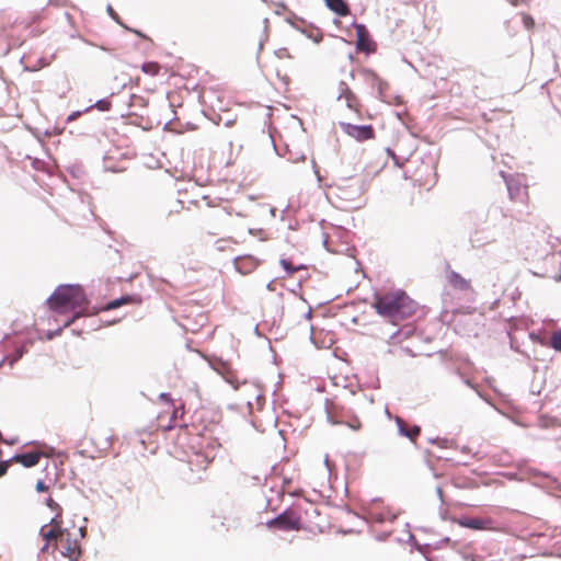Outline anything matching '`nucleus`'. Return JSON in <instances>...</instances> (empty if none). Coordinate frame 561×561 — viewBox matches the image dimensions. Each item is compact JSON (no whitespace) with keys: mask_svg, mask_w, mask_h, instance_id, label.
<instances>
[{"mask_svg":"<svg viewBox=\"0 0 561 561\" xmlns=\"http://www.w3.org/2000/svg\"><path fill=\"white\" fill-rule=\"evenodd\" d=\"M39 535L44 540L43 552L53 548L69 561H77L81 557L80 538L83 537L82 529L62 528L60 516H54L50 522L41 527Z\"/></svg>","mask_w":561,"mask_h":561,"instance_id":"obj_1","label":"nucleus"},{"mask_svg":"<svg viewBox=\"0 0 561 561\" xmlns=\"http://www.w3.org/2000/svg\"><path fill=\"white\" fill-rule=\"evenodd\" d=\"M373 306L380 316L393 324L410 318L416 308L414 301L402 290L377 295Z\"/></svg>","mask_w":561,"mask_h":561,"instance_id":"obj_2","label":"nucleus"},{"mask_svg":"<svg viewBox=\"0 0 561 561\" xmlns=\"http://www.w3.org/2000/svg\"><path fill=\"white\" fill-rule=\"evenodd\" d=\"M88 302L87 296L79 285H61L48 299L51 310L59 313L73 311L76 317L84 312Z\"/></svg>","mask_w":561,"mask_h":561,"instance_id":"obj_3","label":"nucleus"},{"mask_svg":"<svg viewBox=\"0 0 561 561\" xmlns=\"http://www.w3.org/2000/svg\"><path fill=\"white\" fill-rule=\"evenodd\" d=\"M364 192L363 182L357 176L342 180L335 187L336 198L344 207H354L359 202Z\"/></svg>","mask_w":561,"mask_h":561,"instance_id":"obj_4","label":"nucleus"},{"mask_svg":"<svg viewBox=\"0 0 561 561\" xmlns=\"http://www.w3.org/2000/svg\"><path fill=\"white\" fill-rule=\"evenodd\" d=\"M92 449H84L90 453L91 458H98L105 455L114 444V436L112 430L107 427L94 428L89 437Z\"/></svg>","mask_w":561,"mask_h":561,"instance_id":"obj_5","label":"nucleus"},{"mask_svg":"<svg viewBox=\"0 0 561 561\" xmlns=\"http://www.w3.org/2000/svg\"><path fill=\"white\" fill-rule=\"evenodd\" d=\"M268 528H276L280 530H300L301 528V518L298 513L293 510H287L276 516L275 518L268 520L266 523Z\"/></svg>","mask_w":561,"mask_h":561,"instance_id":"obj_6","label":"nucleus"},{"mask_svg":"<svg viewBox=\"0 0 561 561\" xmlns=\"http://www.w3.org/2000/svg\"><path fill=\"white\" fill-rule=\"evenodd\" d=\"M46 456L44 453L39 450H32L23 454H16L9 460L0 461V478L3 477L10 467L11 463H20L25 468H32L38 465L42 457Z\"/></svg>","mask_w":561,"mask_h":561,"instance_id":"obj_7","label":"nucleus"},{"mask_svg":"<svg viewBox=\"0 0 561 561\" xmlns=\"http://www.w3.org/2000/svg\"><path fill=\"white\" fill-rule=\"evenodd\" d=\"M343 108H347L351 112L358 114L360 103L350 87L342 81L337 87L336 111L342 112Z\"/></svg>","mask_w":561,"mask_h":561,"instance_id":"obj_8","label":"nucleus"},{"mask_svg":"<svg viewBox=\"0 0 561 561\" xmlns=\"http://www.w3.org/2000/svg\"><path fill=\"white\" fill-rule=\"evenodd\" d=\"M217 446H219V444L214 443L211 445L210 449H208L206 451L194 453L188 460L191 471H193V472L205 471L215 458V455H216L215 448Z\"/></svg>","mask_w":561,"mask_h":561,"instance_id":"obj_9","label":"nucleus"},{"mask_svg":"<svg viewBox=\"0 0 561 561\" xmlns=\"http://www.w3.org/2000/svg\"><path fill=\"white\" fill-rule=\"evenodd\" d=\"M340 126L346 135L358 141L373 139L375 137V130L371 125L357 126L348 122L341 121Z\"/></svg>","mask_w":561,"mask_h":561,"instance_id":"obj_10","label":"nucleus"},{"mask_svg":"<svg viewBox=\"0 0 561 561\" xmlns=\"http://www.w3.org/2000/svg\"><path fill=\"white\" fill-rule=\"evenodd\" d=\"M561 240L558 237H553L551 233L542 232L536 237L535 251L541 255L547 256L553 252V250L560 245Z\"/></svg>","mask_w":561,"mask_h":561,"instance_id":"obj_11","label":"nucleus"},{"mask_svg":"<svg viewBox=\"0 0 561 561\" xmlns=\"http://www.w3.org/2000/svg\"><path fill=\"white\" fill-rule=\"evenodd\" d=\"M364 81L369 84L373 89L377 90V95L380 99L386 96V92L389 89V84L382 78H380L374 70L363 68L359 70Z\"/></svg>","mask_w":561,"mask_h":561,"instance_id":"obj_12","label":"nucleus"},{"mask_svg":"<svg viewBox=\"0 0 561 561\" xmlns=\"http://www.w3.org/2000/svg\"><path fill=\"white\" fill-rule=\"evenodd\" d=\"M446 280L448 285L454 289L461 293H472L473 288L471 282L465 278L459 273L455 272L450 267L446 270Z\"/></svg>","mask_w":561,"mask_h":561,"instance_id":"obj_13","label":"nucleus"},{"mask_svg":"<svg viewBox=\"0 0 561 561\" xmlns=\"http://www.w3.org/2000/svg\"><path fill=\"white\" fill-rule=\"evenodd\" d=\"M356 32V48L359 51L371 53L375 50V44L370 39L369 33L365 25H355Z\"/></svg>","mask_w":561,"mask_h":561,"instance_id":"obj_14","label":"nucleus"},{"mask_svg":"<svg viewBox=\"0 0 561 561\" xmlns=\"http://www.w3.org/2000/svg\"><path fill=\"white\" fill-rule=\"evenodd\" d=\"M457 523L466 528L473 530H492L493 520L491 518H460Z\"/></svg>","mask_w":561,"mask_h":561,"instance_id":"obj_15","label":"nucleus"},{"mask_svg":"<svg viewBox=\"0 0 561 561\" xmlns=\"http://www.w3.org/2000/svg\"><path fill=\"white\" fill-rule=\"evenodd\" d=\"M234 266L239 273L247 275L259 266V260L252 255H242L234 260Z\"/></svg>","mask_w":561,"mask_h":561,"instance_id":"obj_16","label":"nucleus"},{"mask_svg":"<svg viewBox=\"0 0 561 561\" xmlns=\"http://www.w3.org/2000/svg\"><path fill=\"white\" fill-rule=\"evenodd\" d=\"M396 422L398 424L400 434L407 436L412 442H415V439L419 437V435L421 433L420 426H417V425L408 426L407 423L401 417H397Z\"/></svg>","mask_w":561,"mask_h":561,"instance_id":"obj_17","label":"nucleus"},{"mask_svg":"<svg viewBox=\"0 0 561 561\" xmlns=\"http://www.w3.org/2000/svg\"><path fill=\"white\" fill-rule=\"evenodd\" d=\"M140 302H141V299L139 297L127 295V296H123L121 298L110 301L108 304H106V306L103 308V310H113V309L119 308L124 305H128V304L139 305Z\"/></svg>","mask_w":561,"mask_h":561,"instance_id":"obj_18","label":"nucleus"},{"mask_svg":"<svg viewBox=\"0 0 561 561\" xmlns=\"http://www.w3.org/2000/svg\"><path fill=\"white\" fill-rule=\"evenodd\" d=\"M327 7L340 16H346L350 9L344 0H324Z\"/></svg>","mask_w":561,"mask_h":561,"instance_id":"obj_19","label":"nucleus"},{"mask_svg":"<svg viewBox=\"0 0 561 561\" xmlns=\"http://www.w3.org/2000/svg\"><path fill=\"white\" fill-rule=\"evenodd\" d=\"M421 174L420 176H413L412 180L414 181V183L416 185H419L420 187H423V186H427L431 184V181H432V172H431V168L428 167H425L424 170H420Z\"/></svg>","mask_w":561,"mask_h":561,"instance_id":"obj_20","label":"nucleus"},{"mask_svg":"<svg viewBox=\"0 0 561 561\" xmlns=\"http://www.w3.org/2000/svg\"><path fill=\"white\" fill-rule=\"evenodd\" d=\"M184 208L183 203L181 201H175L172 203L164 213V217L167 220H170L173 215H178Z\"/></svg>","mask_w":561,"mask_h":561,"instance_id":"obj_21","label":"nucleus"},{"mask_svg":"<svg viewBox=\"0 0 561 561\" xmlns=\"http://www.w3.org/2000/svg\"><path fill=\"white\" fill-rule=\"evenodd\" d=\"M160 65L156 61H148L141 66V70L149 76H157L160 72Z\"/></svg>","mask_w":561,"mask_h":561,"instance_id":"obj_22","label":"nucleus"},{"mask_svg":"<svg viewBox=\"0 0 561 561\" xmlns=\"http://www.w3.org/2000/svg\"><path fill=\"white\" fill-rule=\"evenodd\" d=\"M549 346L561 353V329L552 332L549 340Z\"/></svg>","mask_w":561,"mask_h":561,"instance_id":"obj_23","label":"nucleus"},{"mask_svg":"<svg viewBox=\"0 0 561 561\" xmlns=\"http://www.w3.org/2000/svg\"><path fill=\"white\" fill-rule=\"evenodd\" d=\"M46 505L53 510L54 512H56V515L55 516H60V518L62 519V510L61 507L59 506V504L53 499V497H48L46 500Z\"/></svg>","mask_w":561,"mask_h":561,"instance_id":"obj_24","label":"nucleus"},{"mask_svg":"<svg viewBox=\"0 0 561 561\" xmlns=\"http://www.w3.org/2000/svg\"><path fill=\"white\" fill-rule=\"evenodd\" d=\"M280 265L283 266V268L289 274H294L296 271H298V267H295L290 261L288 260H282L280 261Z\"/></svg>","mask_w":561,"mask_h":561,"instance_id":"obj_25","label":"nucleus"},{"mask_svg":"<svg viewBox=\"0 0 561 561\" xmlns=\"http://www.w3.org/2000/svg\"><path fill=\"white\" fill-rule=\"evenodd\" d=\"M230 215L225 210H216L213 214V218L221 221L222 225H227L222 219H229Z\"/></svg>","mask_w":561,"mask_h":561,"instance_id":"obj_26","label":"nucleus"},{"mask_svg":"<svg viewBox=\"0 0 561 561\" xmlns=\"http://www.w3.org/2000/svg\"><path fill=\"white\" fill-rule=\"evenodd\" d=\"M522 20H523V23H524L526 28H528V30L534 28L535 21H534V19L529 14L523 13L522 14Z\"/></svg>","mask_w":561,"mask_h":561,"instance_id":"obj_27","label":"nucleus"},{"mask_svg":"<svg viewBox=\"0 0 561 561\" xmlns=\"http://www.w3.org/2000/svg\"><path fill=\"white\" fill-rule=\"evenodd\" d=\"M347 425L354 431H357L362 427V423L358 417H353L350 422H347Z\"/></svg>","mask_w":561,"mask_h":561,"instance_id":"obj_28","label":"nucleus"},{"mask_svg":"<svg viewBox=\"0 0 561 561\" xmlns=\"http://www.w3.org/2000/svg\"><path fill=\"white\" fill-rule=\"evenodd\" d=\"M226 380L231 383L233 386L234 389H238L239 388V381L238 379L236 378V376L233 374H229L227 377H226Z\"/></svg>","mask_w":561,"mask_h":561,"instance_id":"obj_29","label":"nucleus"},{"mask_svg":"<svg viewBox=\"0 0 561 561\" xmlns=\"http://www.w3.org/2000/svg\"><path fill=\"white\" fill-rule=\"evenodd\" d=\"M111 103L108 101L102 100L99 101L95 106L101 111H107L110 108Z\"/></svg>","mask_w":561,"mask_h":561,"instance_id":"obj_30","label":"nucleus"},{"mask_svg":"<svg viewBox=\"0 0 561 561\" xmlns=\"http://www.w3.org/2000/svg\"><path fill=\"white\" fill-rule=\"evenodd\" d=\"M37 492H45L48 490V486L44 483V481L38 480L35 486Z\"/></svg>","mask_w":561,"mask_h":561,"instance_id":"obj_31","label":"nucleus"},{"mask_svg":"<svg viewBox=\"0 0 561 561\" xmlns=\"http://www.w3.org/2000/svg\"><path fill=\"white\" fill-rule=\"evenodd\" d=\"M175 415H176V410H174L172 412V419H171V421H170V423L168 425L164 426V425L159 424V426H161L164 431H169V430L173 428L172 422H173Z\"/></svg>","mask_w":561,"mask_h":561,"instance_id":"obj_32","label":"nucleus"},{"mask_svg":"<svg viewBox=\"0 0 561 561\" xmlns=\"http://www.w3.org/2000/svg\"><path fill=\"white\" fill-rule=\"evenodd\" d=\"M507 1H508L512 5H514V7H518V5H520V4H525V3H527V1H526V0H507Z\"/></svg>","mask_w":561,"mask_h":561,"instance_id":"obj_33","label":"nucleus"},{"mask_svg":"<svg viewBox=\"0 0 561 561\" xmlns=\"http://www.w3.org/2000/svg\"><path fill=\"white\" fill-rule=\"evenodd\" d=\"M508 191H510L511 198L515 199L518 192L514 191V186L511 183L508 184Z\"/></svg>","mask_w":561,"mask_h":561,"instance_id":"obj_34","label":"nucleus"},{"mask_svg":"<svg viewBox=\"0 0 561 561\" xmlns=\"http://www.w3.org/2000/svg\"><path fill=\"white\" fill-rule=\"evenodd\" d=\"M133 32L138 35L139 37L141 38H145L147 41H151L148 36H146L144 33H141L140 31H137V30H133Z\"/></svg>","mask_w":561,"mask_h":561,"instance_id":"obj_35","label":"nucleus"},{"mask_svg":"<svg viewBox=\"0 0 561 561\" xmlns=\"http://www.w3.org/2000/svg\"><path fill=\"white\" fill-rule=\"evenodd\" d=\"M161 398H162L163 400L171 401V398H170V396H169L168 393H162V394H161Z\"/></svg>","mask_w":561,"mask_h":561,"instance_id":"obj_36","label":"nucleus"},{"mask_svg":"<svg viewBox=\"0 0 561 561\" xmlns=\"http://www.w3.org/2000/svg\"><path fill=\"white\" fill-rule=\"evenodd\" d=\"M79 115H80V113H79V112H78V113H73V114H71V115L69 116V118H68V119H69V121H72V119H75V118H76L77 116H79Z\"/></svg>","mask_w":561,"mask_h":561,"instance_id":"obj_37","label":"nucleus"},{"mask_svg":"<svg viewBox=\"0 0 561 561\" xmlns=\"http://www.w3.org/2000/svg\"><path fill=\"white\" fill-rule=\"evenodd\" d=\"M73 320H75V318H73V319H71V320H69V321H67V322H66V325H69Z\"/></svg>","mask_w":561,"mask_h":561,"instance_id":"obj_38","label":"nucleus"}]
</instances>
